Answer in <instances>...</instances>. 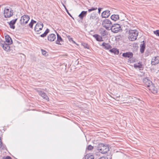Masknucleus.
<instances>
[{"instance_id":"1","label":"nucleus","mask_w":159,"mask_h":159,"mask_svg":"<svg viewBox=\"0 0 159 159\" xmlns=\"http://www.w3.org/2000/svg\"><path fill=\"white\" fill-rule=\"evenodd\" d=\"M129 39L131 41H134L137 39L139 32L137 30H130L129 31Z\"/></svg>"},{"instance_id":"2","label":"nucleus","mask_w":159,"mask_h":159,"mask_svg":"<svg viewBox=\"0 0 159 159\" xmlns=\"http://www.w3.org/2000/svg\"><path fill=\"white\" fill-rule=\"evenodd\" d=\"M97 148L99 152L103 154L107 153L109 150L108 146L103 143L99 144Z\"/></svg>"},{"instance_id":"3","label":"nucleus","mask_w":159,"mask_h":159,"mask_svg":"<svg viewBox=\"0 0 159 159\" xmlns=\"http://www.w3.org/2000/svg\"><path fill=\"white\" fill-rule=\"evenodd\" d=\"M111 30L113 33H116L121 30L120 25L118 24H114L111 26Z\"/></svg>"},{"instance_id":"4","label":"nucleus","mask_w":159,"mask_h":159,"mask_svg":"<svg viewBox=\"0 0 159 159\" xmlns=\"http://www.w3.org/2000/svg\"><path fill=\"white\" fill-rule=\"evenodd\" d=\"M102 25L103 27L105 28L107 30H109L110 28L112 25V23L109 19H106L102 21Z\"/></svg>"},{"instance_id":"5","label":"nucleus","mask_w":159,"mask_h":159,"mask_svg":"<svg viewBox=\"0 0 159 159\" xmlns=\"http://www.w3.org/2000/svg\"><path fill=\"white\" fill-rule=\"evenodd\" d=\"M4 15L6 18H9L13 15V11L8 8H5L4 10Z\"/></svg>"},{"instance_id":"6","label":"nucleus","mask_w":159,"mask_h":159,"mask_svg":"<svg viewBox=\"0 0 159 159\" xmlns=\"http://www.w3.org/2000/svg\"><path fill=\"white\" fill-rule=\"evenodd\" d=\"M10 45L5 43V42L3 41L0 43V46L3 48L4 50L7 52H9L10 51Z\"/></svg>"},{"instance_id":"7","label":"nucleus","mask_w":159,"mask_h":159,"mask_svg":"<svg viewBox=\"0 0 159 159\" xmlns=\"http://www.w3.org/2000/svg\"><path fill=\"white\" fill-rule=\"evenodd\" d=\"M89 19L92 22L95 21H98L99 20L98 14L95 13H93L91 14Z\"/></svg>"},{"instance_id":"8","label":"nucleus","mask_w":159,"mask_h":159,"mask_svg":"<svg viewBox=\"0 0 159 159\" xmlns=\"http://www.w3.org/2000/svg\"><path fill=\"white\" fill-rule=\"evenodd\" d=\"M30 19V17L27 15H24L21 16L20 20V22L21 24L27 23Z\"/></svg>"},{"instance_id":"9","label":"nucleus","mask_w":159,"mask_h":159,"mask_svg":"<svg viewBox=\"0 0 159 159\" xmlns=\"http://www.w3.org/2000/svg\"><path fill=\"white\" fill-rule=\"evenodd\" d=\"M43 27V24L41 23H38L34 27V30L36 32H39L41 30Z\"/></svg>"},{"instance_id":"10","label":"nucleus","mask_w":159,"mask_h":159,"mask_svg":"<svg viewBox=\"0 0 159 159\" xmlns=\"http://www.w3.org/2000/svg\"><path fill=\"white\" fill-rule=\"evenodd\" d=\"M143 82L145 87L148 88L150 85L152 84V82L147 78H145L143 80Z\"/></svg>"},{"instance_id":"11","label":"nucleus","mask_w":159,"mask_h":159,"mask_svg":"<svg viewBox=\"0 0 159 159\" xmlns=\"http://www.w3.org/2000/svg\"><path fill=\"white\" fill-rule=\"evenodd\" d=\"M147 89L153 94H155L157 92V89L155 86L154 84H152L150 85Z\"/></svg>"},{"instance_id":"12","label":"nucleus","mask_w":159,"mask_h":159,"mask_svg":"<svg viewBox=\"0 0 159 159\" xmlns=\"http://www.w3.org/2000/svg\"><path fill=\"white\" fill-rule=\"evenodd\" d=\"M110 11L107 10L103 11L101 14V16L102 18H107L110 15Z\"/></svg>"},{"instance_id":"13","label":"nucleus","mask_w":159,"mask_h":159,"mask_svg":"<svg viewBox=\"0 0 159 159\" xmlns=\"http://www.w3.org/2000/svg\"><path fill=\"white\" fill-rule=\"evenodd\" d=\"M38 93L40 95L42 98H43L45 99L48 101L49 98L45 93L43 91L40 90H38Z\"/></svg>"},{"instance_id":"14","label":"nucleus","mask_w":159,"mask_h":159,"mask_svg":"<svg viewBox=\"0 0 159 159\" xmlns=\"http://www.w3.org/2000/svg\"><path fill=\"white\" fill-rule=\"evenodd\" d=\"M159 63V56H156L153 58L151 61V64L152 65H156Z\"/></svg>"},{"instance_id":"15","label":"nucleus","mask_w":159,"mask_h":159,"mask_svg":"<svg viewBox=\"0 0 159 159\" xmlns=\"http://www.w3.org/2000/svg\"><path fill=\"white\" fill-rule=\"evenodd\" d=\"M5 38L6 41L4 42H5V43H7L10 45L12 44V41L11 38L9 35L7 34L5 36Z\"/></svg>"},{"instance_id":"16","label":"nucleus","mask_w":159,"mask_h":159,"mask_svg":"<svg viewBox=\"0 0 159 159\" xmlns=\"http://www.w3.org/2000/svg\"><path fill=\"white\" fill-rule=\"evenodd\" d=\"M122 56L125 58H131L133 57V53L130 52H126L123 53Z\"/></svg>"},{"instance_id":"17","label":"nucleus","mask_w":159,"mask_h":159,"mask_svg":"<svg viewBox=\"0 0 159 159\" xmlns=\"http://www.w3.org/2000/svg\"><path fill=\"white\" fill-rule=\"evenodd\" d=\"M17 19L16 18L15 19H13L11 20L9 23V25H10V27L12 29H15V24L16 23L17 20Z\"/></svg>"},{"instance_id":"18","label":"nucleus","mask_w":159,"mask_h":159,"mask_svg":"<svg viewBox=\"0 0 159 159\" xmlns=\"http://www.w3.org/2000/svg\"><path fill=\"white\" fill-rule=\"evenodd\" d=\"M141 43H142L140 45V52L142 53H143L144 51L146 44L144 41H143Z\"/></svg>"},{"instance_id":"19","label":"nucleus","mask_w":159,"mask_h":159,"mask_svg":"<svg viewBox=\"0 0 159 159\" xmlns=\"http://www.w3.org/2000/svg\"><path fill=\"white\" fill-rule=\"evenodd\" d=\"M56 35L53 34H49L48 37V40L52 42L54 41L56 39Z\"/></svg>"},{"instance_id":"20","label":"nucleus","mask_w":159,"mask_h":159,"mask_svg":"<svg viewBox=\"0 0 159 159\" xmlns=\"http://www.w3.org/2000/svg\"><path fill=\"white\" fill-rule=\"evenodd\" d=\"M57 39L56 41V43L58 44L61 45L60 42H63V41L61 36L58 34H57Z\"/></svg>"},{"instance_id":"21","label":"nucleus","mask_w":159,"mask_h":159,"mask_svg":"<svg viewBox=\"0 0 159 159\" xmlns=\"http://www.w3.org/2000/svg\"><path fill=\"white\" fill-rule=\"evenodd\" d=\"M96 39L98 41H102L103 40L102 36H100L98 34H95L93 35Z\"/></svg>"},{"instance_id":"22","label":"nucleus","mask_w":159,"mask_h":159,"mask_svg":"<svg viewBox=\"0 0 159 159\" xmlns=\"http://www.w3.org/2000/svg\"><path fill=\"white\" fill-rule=\"evenodd\" d=\"M102 46L104 47V48L107 50H108L111 48V45H110L109 43H106L105 42H103L102 43Z\"/></svg>"},{"instance_id":"23","label":"nucleus","mask_w":159,"mask_h":159,"mask_svg":"<svg viewBox=\"0 0 159 159\" xmlns=\"http://www.w3.org/2000/svg\"><path fill=\"white\" fill-rule=\"evenodd\" d=\"M87 14V11H83L79 15V17L81 20H83L84 16H85Z\"/></svg>"},{"instance_id":"24","label":"nucleus","mask_w":159,"mask_h":159,"mask_svg":"<svg viewBox=\"0 0 159 159\" xmlns=\"http://www.w3.org/2000/svg\"><path fill=\"white\" fill-rule=\"evenodd\" d=\"M111 18L112 20L116 21L119 19V16L118 15L113 14L111 16Z\"/></svg>"},{"instance_id":"25","label":"nucleus","mask_w":159,"mask_h":159,"mask_svg":"<svg viewBox=\"0 0 159 159\" xmlns=\"http://www.w3.org/2000/svg\"><path fill=\"white\" fill-rule=\"evenodd\" d=\"M100 34L102 36L104 37L108 34L107 32L103 29H102L100 30Z\"/></svg>"},{"instance_id":"26","label":"nucleus","mask_w":159,"mask_h":159,"mask_svg":"<svg viewBox=\"0 0 159 159\" xmlns=\"http://www.w3.org/2000/svg\"><path fill=\"white\" fill-rule=\"evenodd\" d=\"M111 52L114 53L115 54L118 55L119 53L118 49L116 48H113L109 51Z\"/></svg>"},{"instance_id":"27","label":"nucleus","mask_w":159,"mask_h":159,"mask_svg":"<svg viewBox=\"0 0 159 159\" xmlns=\"http://www.w3.org/2000/svg\"><path fill=\"white\" fill-rule=\"evenodd\" d=\"M134 67L135 68H143V65L141 63L138 62L137 63L134 64Z\"/></svg>"},{"instance_id":"28","label":"nucleus","mask_w":159,"mask_h":159,"mask_svg":"<svg viewBox=\"0 0 159 159\" xmlns=\"http://www.w3.org/2000/svg\"><path fill=\"white\" fill-rule=\"evenodd\" d=\"M49 30L48 29H47L45 32L42 34H41L40 36L41 37H44L46 36L47 34L49 32Z\"/></svg>"},{"instance_id":"29","label":"nucleus","mask_w":159,"mask_h":159,"mask_svg":"<svg viewBox=\"0 0 159 159\" xmlns=\"http://www.w3.org/2000/svg\"><path fill=\"white\" fill-rule=\"evenodd\" d=\"M85 159H93L94 158V156L90 155L89 154H87L85 157Z\"/></svg>"},{"instance_id":"30","label":"nucleus","mask_w":159,"mask_h":159,"mask_svg":"<svg viewBox=\"0 0 159 159\" xmlns=\"http://www.w3.org/2000/svg\"><path fill=\"white\" fill-rule=\"evenodd\" d=\"M82 45L85 48L88 49H89V46L87 43H82Z\"/></svg>"},{"instance_id":"31","label":"nucleus","mask_w":159,"mask_h":159,"mask_svg":"<svg viewBox=\"0 0 159 159\" xmlns=\"http://www.w3.org/2000/svg\"><path fill=\"white\" fill-rule=\"evenodd\" d=\"M153 33L157 36L159 37V30H157L153 31Z\"/></svg>"},{"instance_id":"32","label":"nucleus","mask_w":159,"mask_h":159,"mask_svg":"<svg viewBox=\"0 0 159 159\" xmlns=\"http://www.w3.org/2000/svg\"><path fill=\"white\" fill-rule=\"evenodd\" d=\"M97 7H92L91 8L89 9L88 11L89 12H90L92 11L97 10Z\"/></svg>"},{"instance_id":"33","label":"nucleus","mask_w":159,"mask_h":159,"mask_svg":"<svg viewBox=\"0 0 159 159\" xmlns=\"http://www.w3.org/2000/svg\"><path fill=\"white\" fill-rule=\"evenodd\" d=\"M41 50H42V53L43 55H44L45 56H46L47 55V52L43 50L42 49Z\"/></svg>"},{"instance_id":"34","label":"nucleus","mask_w":159,"mask_h":159,"mask_svg":"<svg viewBox=\"0 0 159 159\" xmlns=\"http://www.w3.org/2000/svg\"><path fill=\"white\" fill-rule=\"evenodd\" d=\"M93 148V147L91 146L90 145H89L87 147V149L88 150H92Z\"/></svg>"},{"instance_id":"35","label":"nucleus","mask_w":159,"mask_h":159,"mask_svg":"<svg viewBox=\"0 0 159 159\" xmlns=\"http://www.w3.org/2000/svg\"><path fill=\"white\" fill-rule=\"evenodd\" d=\"M33 24L32 23V22H31V21L29 24V26L31 28H33Z\"/></svg>"},{"instance_id":"36","label":"nucleus","mask_w":159,"mask_h":159,"mask_svg":"<svg viewBox=\"0 0 159 159\" xmlns=\"http://www.w3.org/2000/svg\"><path fill=\"white\" fill-rule=\"evenodd\" d=\"M98 159H108V158L107 157H103L99 158Z\"/></svg>"},{"instance_id":"37","label":"nucleus","mask_w":159,"mask_h":159,"mask_svg":"<svg viewBox=\"0 0 159 159\" xmlns=\"http://www.w3.org/2000/svg\"><path fill=\"white\" fill-rule=\"evenodd\" d=\"M102 8H98V13L100 14V13L101 11L102 10Z\"/></svg>"},{"instance_id":"38","label":"nucleus","mask_w":159,"mask_h":159,"mask_svg":"<svg viewBox=\"0 0 159 159\" xmlns=\"http://www.w3.org/2000/svg\"><path fill=\"white\" fill-rule=\"evenodd\" d=\"M5 159H12L9 156L7 157Z\"/></svg>"},{"instance_id":"39","label":"nucleus","mask_w":159,"mask_h":159,"mask_svg":"<svg viewBox=\"0 0 159 159\" xmlns=\"http://www.w3.org/2000/svg\"><path fill=\"white\" fill-rule=\"evenodd\" d=\"M31 21V22H32V23L33 24L34 23H36V21H35L33 20H32Z\"/></svg>"},{"instance_id":"40","label":"nucleus","mask_w":159,"mask_h":159,"mask_svg":"<svg viewBox=\"0 0 159 159\" xmlns=\"http://www.w3.org/2000/svg\"><path fill=\"white\" fill-rule=\"evenodd\" d=\"M2 146V143L1 140H0V148Z\"/></svg>"},{"instance_id":"41","label":"nucleus","mask_w":159,"mask_h":159,"mask_svg":"<svg viewBox=\"0 0 159 159\" xmlns=\"http://www.w3.org/2000/svg\"><path fill=\"white\" fill-rule=\"evenodd\" d=\"M66 12H67V13L70 16H71V15L69 13V11H68V10H66Z\"/></svg>"},{"instance_id":"42","label":"nucleus","mask_w":159,"mask_h":159,"mask_svg":"<svg viewBox=\"0 0 159 159\" xmlns=\"http://www.w3.org/2000/svg\"><path fill=\"white\" fill-rule=\"evenodd\" d=\"M62 5L64 8H65L66 7V6L63 3H62Z\"/></svg>"},{"instance_id":"43","label":"nucleus","mask_w":159,"mask_h":159,"mask_svg":"<svg viewBox=\"0 0 159 159\" xmlns=\"http://www.w3.org/2000/svg\"><path fill=\"white\" fill-rule=\"evenodd\" d=\"M66 11V10H67V9L66 8V7L65 8Z\"/></svg>"},{"instance_id":"44","label":"nucleus","mask_w":159,"mask_h":159,"mask_svg":"<svg viewBox=\"0 0 159 159\" xmlns=\"http://www.w3.org/2000/svg\"><path fill=\"white\" fill-rule=\"evenodd\" d=\"M70 39H71V40H72L73 39L72 38H70Z\"/></svg>"}]
</instances>
